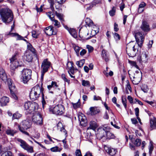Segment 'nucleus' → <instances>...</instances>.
I'll return each instance as SVG.
<instances>
[{"mask_svg":"<svg viewBox=\"0 0 156 156\" xmlns=\"http://www.w3.org/2000/svg\"><path fill=\"white\" fill-rule=\"evenodd\" d=\"M0 15L2 21L5 24H8L13 20V13L10 9L6 6H0Z\"/></svg>","mask_w":156,"mask_h":156,"instance_id":"nucleus-1","label":"nucleus"},{"mask_svg":"<svg viewBox=\"0 0 156 156\" xmlns=\"http://www.w3.org/2000/svg\"><path fill=\"white\" fill-rule=\"evenodd\" d=\"M43 90V88L42 87H41L39 85L34 86L32 88L30 92V98L33 100L37 99L40 97L41 93L42 94Z\"/></svg>","mask_w":156,"mask_h":156,"instance_id":"nucleus-2","label":"nucleus"},{"mask_svg":"<svg viewBox=\"0 0 156 156\" xmlns=\"http://www.w3.org/2000/svg\"><path fill=\"white\" fill-rule=\"evenodd\" d=\"M137 48V45L134 41H132L128 43L126 46V52L128 55L133 57L135 56Z\"/></svg>","mask_w":156,"mask_h":156,"instance_id":"nucleus-3","label":"nucleus"},{"mask_svg":"<svg viewBox=\"0 0 156 156\" xmlns=\"http://www.w3.org/2000/svg\"><path fill=\"white\" fill-rule=\"evenodd\" d=\"M38 106V104L34 102L28 101L25 102L24 104L25 110L30 114H34V112H36Z\"/></svg>","mask_w":156,"mask_h":156,"instance_id":"nucleus-4","label":"nucleus"},{"mask_svg":"<svg viewBox=\"0 0 156 156\" xmlns=\"http://www.w3.org/2000/svg\"><path fill=\"white\" fill-rule=\"evenodd\" d=\"M17 53H16L12 58L10 59L11 64L10 65V68L12 70H15L16 68L19 66H22L23 64L21 62L18 61L17 60Z\"/></svg>","mask_w":156,"mask_h":156,"instance_id":"nucleus-5","label":"nucleus"},{"mask_svg":"<svg viewBox=\"0 0 156 156\" xmlns=\"http://www.w3.org/2000/svg\"><path fill=\"white\" fill-rule=\"evenodd\" d=\"M51 64L48 59L43 60L41 65V79L43 80L44 73L48 70L51 66Z\"/></svg>","mask_w":156,"mask_h":156,"instance_id":"nucleus-6","label":"nucleus"},{"mask_svg":"<svg viewBox=\"0 0 156 156\" xmlns=\"http://www.w3.org/2000/svg\"><path fill=\"white\" fill-rule=\"evenodd\" d=\"M32 71L29 69H24L21 72V78L23 83H27L31 79Z\"/></svg>","mask_w":156,"mask_h":156,"instance_id":"nucleus-7","label":"nucleus"},{"mask_svg":"<svg viewBox=\"0 0 156 156\" xmlns=\"http://www.w3.org/2000/svg\"><path fill=\"white\" fill-rule=\"evenodd\" d=\"M63 106L59 105L54 107H51L49 108L50 112L55 114L61 115L63 113L64 110Z\"/></svg>","mask_w":156,"mask_h":156,"instance_id":"nucleus-8","label":"nucleus"},{"mask_svg":"<svg viewBox=\"0 0 156 156\" xmlns=\"http://www.w3.org/2000/svg\"><path fill=\"white\" fill-rule=\"evenodd\" d=\"M30 126L29 122L27 121L24 120L20 123V125H19L18 128L21 132L27 135H29V133L25 130L29 128Z\"/></svg>","mask_w":156,"mask_h":156,"instance_id":"nucleus-9","label":"nucleus"},{"mask_svg":"<svg viewBox=\"0 0 156 156\" xmlns=\"http://www.w3.org/2000/svg\"><path fill=\"white\" fill-rule=\"evenodd\" d=\"M143 33L140 32H135L134 36L136 38V42L140 47H141L144 42V37Z\"/></svg>","mask_w":156,"mask_h":156,"instance_id":"nucleus-10","label":"nucleus"},{"mask_svg":"<svg viewBox=\"0 0 156 156\" xmlns=\"http://www.w3.org/2000/svg\"><path fill=\"white\" fill-rule=\"evenodd\" d=\"M32 122L35 124L41 125L43 123V119L41 115L39 112L36 113L32 117Z\"/></svg>","mask_w":156,"mask_h":156,"instance_id":"nucleus-11","label":"nucleus"},{"mask_svg":"<svg viewBox=\"0 0 156 156\" xmlns=\"http://www.w3.org/2000/svg\"><path fill=\"white\" fill-rule=\"evenodd\" d=\"M128 73L133 83L135 85L138 84L140 82L141 78L140 73H139L137 75L135 74H130L129 73Z\"/></svg>","mask_w":156,"mask_h":156,"instance_id":"nucleus-12","label":"nucleus"},{"mask_svg":"<svg viewBox=\"0 0 156 156\" xmlns=\"http://www.w3.org/2000/svg\"><path fill=\"white\" fill-rule=\"evenodd\" d=\"M18 141L20 142V146L23 149L28 152L31 153L33 152L32 147L29 146L24 141L21 139H18Z\"/></svg>","mask_w":156,"mask_h":156,"instance_id":"nucleus-13","label":"nucleus"},{"mask_svg":"<svg viewBox=\"0 0 156 156\" xmlns=\"http://www.w3.org/2000/svg\"><path fill=\"white\" fill-rule=\"evenodd\" d=\"M106 131L104 128H98L97 131L96 135L97 138L100 140L102 138H105Z\"/></svg>","mask_w":156,"mask_h":156,"instance_id":"nucleus-14","label":"nucleus"},{"mask_svg":"<svg viewBox=\"0 0 156 156\" xmlns=\"http://www.w3.org/2000/svg\"><path fill=\"white\" fill-rule=\"evenodd\" d=\"M78 118L80 125L83 126H86L87 121L86 117L82 113H79L78 114Z\"/></svg>","mask_w":156,"mask_h":156,"instance_id":"nucleus-15","label":"nucleus"},{"mask_svg":"<svg viewBox=\"0 0 156 156\" xmlns=\"http://www.w3.org/2000/svg\"><path fill=\"white\" fill-rule=\"evenodd\" d=\"M15 27L14 22L13 23V24L12 25L11 27V31L8 33H6V34L7 35H9L11 37H13L17 36V37L18 39L19 40H23V38L18 34H17L12 33V32L13 31V30L14 29Z\"/></svg>","mask_w":156,"mask_h":156,"instance_id":"nucleus-16","label":"nucleus"},{"mask_svg":"<svg viewBox=\"0 0 156 156\" xmlns=\"http://www.w3.org/2000/svg\"><path fill=\"white\" fill-rule=\"evenodd\" d=\"M137 59L140 63L146 62L147 60V57L146 52H143L140 56L138 57Z\"/></svg>","mask_w":156,"mask_h":156,"instance_id":"nucleus-17","label":"nucleus"},{"mask_svg":"<svg viewBox=\"0 0 156 156\" xmlns=\"http://www.w3.org/2000/svg\"><path fill=\"white\" fill-rule=\"evenodd\" d=\"M150 129L152 130L156 129V118L154 117H151L150 119Z\"/></svg>","mask_w":156,"mask_h":156,"instance_id":"nucleus-18","label":"nucleus"},{"mask_svg":"<svg viewBox=\"0 0 156 156\" xmlns=\"http://www.w3.org/2000/svg\"><path fill=\"white\" fill-rule=\"evenodd\" d=\"M0 79L4 82L7 80V76L4 70L2 68H0Z\"/></svg>","mask_w":156,"mask_h":156,"instance_id":"nucleus-19","label":"nucleus"},{"mask_svg":"<svg viewBox=\"0 0 156 156\" xmlns=\"http://www.w3.org/2000/svg\"><path fill=\"white\" fill-rule=\"evenodd\" d=\"M141 28L142 30L145 32H147L150 31V28L148 24L146 21H143Z\"/></svg>","mask_w":156,"mask_h":156,"instance_id":"nucleus-20","label":"nucleus"},{"mask_svg":"<svg viewBox=\"0 0 156 156\" xmlns=\"http://www.w3.org/2000/svg\"><path fill=\"white\" fill-rule=\"evenodd\" d=\"M105 149L110 155L112 156L115 154L116 152V151L115 149L110 147H105Z\"/></svg>","mask_w":156,"mask_h":156,"instance_id":"nucleus-21","label":"nucleus"},{"mask_svg":"<svg viewBox=\"0 0 156 156\" xmlns=\"http://www.w3.org/2000/svg\"><path fill=\"white\" fill-rule=\"evenodd\" d=\"M44 32L46 34L50 36L53 34V27L50 26L47 27L44 30Z\"/></svg>","mask_w":156,"mask_h":156,"instance_id":"nucleus-22","label":"nucleus"},{"mask_svg":"<svg viewBox=\"0 0 156 156\" xmlns=\"http://www.w3.org/2000/svg\"><path fill=\"white\" fill-rule=\"evenodd\" d=\"M101 56L103 59L106 62L109 61V55L107 54V51L105 49L102 50V51Z\"/></svg>","mask_w":156,"mask_h":156,"instance_id":"nucleus-23","label":"nucleus"},{"mask_svg":"<svg viewBox=\"0 0 156 156\" xmlns=\"http://www.w3.org/2000/svg\"><path fill=\"white\" fill-rule=\"evenodd\" d=\"M9 98L6 97H3L1 98L0 100V103L2 106H4L6 105L7 103L9 102Z\"/></svg>","mask_w":156,"mask_h":156,"instance_id":"nucleus-24","label":"nucleus"},{"mask_svg":"<svg viewBox=\"0 0 156 156\" xmlns=\"http://www.w3.org/2000/svg\"><path fill=\"white\" fill-rule=\"evenodd\" d=\"M7 81L8 85L10 90H15V87L14 84L12 83L11 80L10 79L7 78V80L6 81Z\"/></svg>","mask_w":156,"mask_h":156,"instance_id":"nucleus-25","label":"nucleus"},{"mask_svg":"<svg viewBox=\"0 0 156 156\" xmlns=\"http://www.w3.org/2000/svg\"><path fill=\"white\" fill-rule=\"evenodd\" d=\"M90 110L92 115H95L100 112L99 109L96 107H91Z\"/></svg>","mask_w":156,"mask_h":156,"instance_id":"nucleus-26","label":"nucleus"},{"mask_svg":"<svg viewBox=\"0 0 156 156\" xmlns=\"http://www.w3.org/2000/svg\"><path fill=\"white\" fill-rule=\"evenodd\" d=\"M57 127L58 129H60V130L61 132H63L64 133H65V134L66 135V136H67V132L66 131L65 129L63 127V125L61 122H59L57 125Z\"/></svg>","mask_w":156,"mask_h":156,"instance_id":"nucleus-27","label":"nucleus"},{"mask_svg":"<svg viewBox=\"0 0 156 156\" xmlns=\"http://www.w3.org/2000/svg\"><path fill=\"white\" fill-rule=\"evenodd\" d=\"M146 5V4L144 2H141L139 5L138 12L139 13L142 12L144 10V8Z\"/></svg>","mask_w":156,"mask_h":156,"instance_id":"nucleus-28","label":"nucleus"},{"mask_svg":"<svg viewBox=\"0 0 156 156\" xmlns=\"http://www.w3.org/2000/svg\"><path fill=\"white\" fill-rule=\"evenodd\" d=\"M24 58L26 61L29 62H30L33 59L32 55L29 53L27 52L25 55Z\"/></svg>","mask_w":156,"mask_h":156,"instance_id":"nucleus-29","label":"nucleus"},{"mask_svg":"<svg viewBox=\"0 0 156 156\" xmlns=\"http://www.w3.org/2000/svg\"><path fill=\"white\" fill-rule=\"evenodd\" d=\"M69 32L73 37L76 38L77 37V33L74 29L70 28Z\"/></svg>","mask_w":156,"mask_h":156,"instance_id":"nucleus-30","label":"nucleus"},{"mask_svg":"<svg viewBox=\"0 0 156 156\" xmlns=\"http://www.w3.org/2000/svg\"><path fill=\"white\" fill-rule=\"evenodd\" d=\"M106 135L107 138L108 139L114 138L115 136L114 135L109 131L106 132Z\"/></svg>","mask_w":156,"mask_h":156,"instance_id":"nucleus-31","label":"nucleus"},{"mask_svg":"<svg viewBox=\"0 0 156 156\" xmlns=\"http://www.w3.org/2000/svg\"><path fill=\"white\" fill-rule=\"evenodd\" d=\"M97 127V125L94 121H91L90 122L89 127L90 129L94 130Z\"/></svg>","mask_w":156,"mask_h":156,"instance_id":"nucleus-32","label":"nucleus"},{"mask_svg":"<svg viewBox=\"0 0 156 156\" xmlns=\"http://www.w3.org/2000/svg\"><path fill=\"white\" fill-rule=\"evenodd\" d=\"M16 91V88L15 90H10L11 96V97L15 100H17L18 98L17 97L15 93L14 92Z\"/></svg>","mask_w":156,"mask_h":156,"instance_id":"nucleus-33","label":"nucleus"},{"mask_svg":"<svg viewBox=\"0 0 156 156\" xmlns=\"http://www.w3.org/2000/svg\"><path fill=\"white\" fill-rule=\"evenodd\" d=\"M85 62V60L83 59L76 62V65L79 67L83 66Z\"/></svg>","mask_w":156,"mask_h":156,"instance_id":"nucleus-34","label":"nucleus"},{"mask_svg":"<svg viewBox=\"0 0 156 156\" xmlns=\"http://www.w3.org/2000/svg\"><path fill=\"white\" fill-rule=\"evenodd\" d=\"M74 49L76 52V55L77 56H79V51L81 48L77 46H73Z\"/></svg>","mask_w":156,"mask_h":156,"instance_id":"nucleus-35","label":"nucleus"},{"mask_svg":"<svg viewBox=\"0 0 156 156\" xmlns=\"http://www.w3.org/2000/svg\"><path fill=\"white\" fill-rule=\"evenodd\" d=\"M1 156H12V154L11 152L7 151L2 153Z\"/></svg>","mask_w":156,"mask_h":156,"instance_id":"nucleus-36","label":"nucleus"},{"mask_svg":"<svg viewBox=\"0 0 156 156\" xmlns=\"http://www.w3.org/2000/svg\"><path fill=\"white\" fill-rule=\"evenodd\" d=\"M21 116V115L19 113L16 112L13 114L12 117V119L14 120L15 119H18Z\"/></svg>","mask_w":156,"mask_h":156,"instance_id":"nucleus-37","label":"nucleus"},{"mask_svg":"<svg viewBox=\"0 0 156 156\" xmlns=\"http://www.w3.org/2000/svg\"><path fill=\"white\" fill-rule=\"evenodd\" d=\"M56 15L58 17V18L59 19V20L61 21V22L62 23L64 21V20L63 19V15L59 13H58L57 12H56Z\"/></svg>","mask_w":156,"mask_h":156,"instance_id":"nucleus-38","label":"nucleus"},{"mask_svg":"<svg viewBox=\"0 0 156 156\" xmlns=\"http://www.w3.org/2000/svg\"><path fill=\"white\" fill-rule=\"evenodd\" d=\"M27 48L30 50L33 53H35V49L32 46L30 43H29L27 46Z\"/></svg>","mask_w":156,"mask_h":156,"instance_id":"nucleus-39","label":"nucleus"},{"mask_svg":"<svg viewBox=\"0 0 156 156\" xmlns=\"http://www.w3.org/2000/svg\"><path fill=\"white\" fill-rule=\"evenodd\" d=\"M74 64L72 62H68L67 63V68L69 70L71 69H73Z\"/></svg>","mask_w":156,"mask_h":156,"instance_id":"nucleus-40","label":"nucleus"},{"mask_svg":"<svg viewBox=\"0 0 156 156\" xmlns=\"http://www.w3.org/2000/svg\"><path fill=\"white\" fill-rule=\"evenodd\" d=\"M122 104H123L125 108H126L127 107V100L126 98V97L125 96H122Z\"/></svg>","mask_w":156,"mask_h":156,"instance_id":"nucleus-41","label":"nucleus"},{"mask_svg":"<svg viewBox=\"0 0 156 156\" xmlns=\"http://www.w3.org/2000/svg\"><path fill=\"white\" fill-rule=\"evenodd\" d=\"M47 15L51 20H53L55 15L53 12H48L47 13Z\"/></svg>","mask_w":156,"mask_h":156,"instance_id":"nucleus-42","label":"nucleus"},{"mask_svg":"<svg viewBox=\"0 0 156 156\" xmlns=\"http://www.w3.org/2000/svg\"><path fill=\"white\" fill-rule=\"evenodd\" d=\"M51 20L53 22L54 26H57V27H60V23L57 20H55L54 18L53 20Z\"/></svg>","mask_w":156,"mask_h":156,"instance_id":"nucleus-43","label":"nucleus"},{"mask_svg":"<svg viewBox=\"0 0 156 156\" xmlns=\"http://www.w3.org/2000/svg\"><path fill=\"white\" fill-rule=\"evenodd\" d=\"M82 85L84 86H90V82L88 80H83L82 81Z\"/></svg>","mask_w":156,"mask_h":156,"instance_id":"nucleus-44","label":"nucleus"},{"mask_svg":"<svg viewBox=\"0 0 156 156\" xmlns=\"http://www.w3.org/2000/svg\"><path fill=\"white\" fill-rule=\"evenodd\" d=\"M141 140L139 139H136L134 143V145L137 146H140L141 144Z\"/></svg>","mask_w":156,"mask_h":156,"instance_id":"nucleus-45","label":"nucleus"},{"mask_svg":"<svg viewBox=\"0 0 156 156\" xmlns=\"http://www.w3.org/2000/svg\"><path fill=\"white\" fill-rule=\"evenodd\" d=\"M86 24L88 26L91 25L93 23V22L89 18H87L85 20Z\"/></svg>","mask_w":156,"mask_h":156,"instance_id":"nucleus-46","label":"nucleus"},{"mask_svg":"<svg viewBox=\"0 0 156 156\" xmlns=\"http://www.w3.org/2000/svg\"><path fill=\"white\" fill-rule=\"evenodd\" d=\"M141 89L145 93L147 92L148 90L147 86L145 84L141 87Z\"/></svg>","mask_w":156,"mask_h":156,"instance_id":"nucleus-47","label":"nucleus"},{"mask_svg":"<svg viewBox=\"0 0 156 156\" xmlns=\"http://www.w3.org/2000/svg\"><path fill=\"white\" fill-rule=\"evenodd\" d=\"M61 76L62 78L65 82H67L68 84H69L70 80L66 78V76L64 74H62Z\"/></svg>","mask_w":156,"mask_h":156,"instance_id":"nucleus-48","label":"nucleus"},{"mask_svg":"<svg viewBox=\"0 0 156 156\" xmlns=\"http://www.w3.org/2000/svg\"><path fill=\"white\" fill-rule=\"evenodd\" d=\"M42 107L44 109L45 107V105L46 104L45 100H44V95L43 93L42 92Z\"/></svg>","mask_w":156,"mask_h":156,"instance_id":"nucleus-49","label":"nucleus"},{"mask_svg":"<svg viewBox=\"0 0 156 156\" xmlns=\"http://www.w3.org/2000/svg\"><path fill=\"white\" fill-rule=\"evenodd\" d=\"M129 63L131 64V65L136 68L137 69H138L139 67L137 66L136 64V62L133 61L129 60Z\"/></svg>","mask_w":156,"mask_h":156,"instance_id":"nucleus-50","label":"nucleus"},{"mask_svg":"<svg viewBox=\"0 0 156 156\" xmlns=\"http://www.w3.org/2000/svg\"><path fill=\"white\" fill-rule=\"evenodd\" d=\"M115 8L114 7H113L112 10L110 11L109 12V13L110 15L111 16H113L115 15Z\"/></svg>","mask_w":156,"mask_h":156,"instance_id":"nucleus-51","label":"nucleus"},{"mask_svg":"<svg viewBox=\"0 0 156 156\" xmlns=\"http://www.w3.org/2000/svg\"><path fill=\"white\" fill-rule=\"evenodd\" d=\"M86 47L87 48L88 50V52L89 53L92 52L94 50V48H93V47L90 45H87L86 46Z\"/></svg>","mask_w":156,"mask_h":156,"instance_id":"nucleus-52","label":"nucleus"},{"mask_svg":"<svg viewBox=\"0 0 156 156\" xmlns=\"http://www.w3.org/2000/svg\"><path fill=\"white\" fill-rule=\"evenodd\" d=\"M149 154L150 155H151L152 154V151L153 150V145L152 144H151L149 146Z\"/></svg>","mask_w":156,"mask_h":156,"instance_id":"nucleus-53","label":"nucleus"},{"mask_svg":"<svg viewBox=\"0 0 156 156\" xmlns=\"http://www.w3.org/2000/svg\"><path fill=\"white\" fill-rule=\"evenodd\" d=\"M58 147L57 146H56L54 147L51 148L50 150L52 152H57V151H60V150H59L58 149Z\"/></svg>","mask_w":156,"mask_h":156,"instance_id":"nucleus-54","label":"nucleus"},{"mask_svg":"<svg viewBox=\"0 0 156 156\" xmlns=\"http://www.w3.org/2000/svg\"><path fill=\"white\" fill-rule=\"evenodd\" d=\"M114 37L116 41L119 40L120 38L119 34L116 33L114 34Z\"/></svg>","mask_w":156,"mask_h":156,"instance_id":"nucleus-55","label":"nucleus"},{"mask_svg":"<svg viewBox=\"0 0 156 156\" xmlns=\"http://www.w3.org/2000/svg\"><path fill=\"white\" fill-rule=\"evenodd\" d=\"M77 71V69H75L74 67L73 68V69H69L68 70V71H69V72L70 74H74V73Z\"/></svg>","mask_w":156,"mask_h":156,"instance_id":"nucleus-56","label":"nucleus"},{"mask_svg":"<svg viewBox=\"0 0 156 156\" xmlns=\"http://www.w3.org/2000/svg\"><path fill=\"white\" fill-rule=\"evenodd\" d=\"M77 71V69H75L74 67L73 68V69H69L68 70V71H69V72L70 74H74V73Z\"/></svg>","mask_w":156,"mask_h":156,"instance_id":"nucleus-57","label":"nucleus"},{"mask_svg":"<svg viewBox=\"0 0 156 156\" xmlns=\"http://www.w3.org/2000/svg\"><path fill=\"white\" fill-rule=\"evenodd\" d=\"M32 36L33 37L35 38H37V37L38 35L37 34L36 31L33 30L32 32Z\"/></svg>","mask_w":156,"mask_h":156,"instance_id":"nucleus-58","label":"nucleus"},{"mask_svg":"<svg viewBox=\"0 0 156 156\" xmlns=\"http://www.w3.org/2000/svg\"><path fill=\"white\" fill-rule=\"evenodd\" d=\"M7 134L8 135H11L12 136H13L14 133L13 132V131L11 130H7L6 131Z\"/></svg>","mask_w":156,"mask_h":156,"instance_id":"nucleus-59","label":"nucleus"},{"mask_svg":"<svg viewBox=\"0 0 156 156\" xmlns=\"http://www.w3.org/2000/svg\"><path fill=\"white\" fill-rule=\"evenodd\" d=\"M80 105V103L79 102H77L76 103L73 104V106L74 109H76L79 107Z\"/></svg>","mask_w":156,"mask_h":156,"instance_id":"nucleus-60","label":"nucleus"},{"mask_svg":"<svg viewBox=\"0 0 156 156\" xmlns=\"http://www.w3.org/2000/svg\"><path fill=\"white\" fill-rule=\"evenodd\" d=\"M87 52V51L84 49H83L80 52V54L81 56H83Z\"/></svg>","mask_w":156,"mask_h":156,"instance_id":"nucleus-61","label":"nucleus"},{"mask_svg":"<svg viewBox=\"0 0 156 156\" xmlns=\"http://www.w3.org/2000/svg\"><path fill=\"white\" fill-rule=\"evenodd\" d=\"M42 8V5H41L40 7L39 8L37 6H36L35 7L36 9L37 12H42L43 11Z\"/></svg>","mask_w":156,"mask_h":156,"instance_id":"nucleus-62","label":"nucleus"},{"mask_svg":"<svg viewBox=\"0 0 156 156\" xmlns=\"http://www.w3.org/2000/svg\"><path fill=\"white\" fill-rule=\"evenodd\" d=\"M76 156H82V154L80 150H77L75 152Z\"/></svg>","mask_w":156,"mask_h":156,"instance_id":"nucleus-63","label":"nucleus"},{"mask_svg":"<svg viewBox=\"0 0 156 156\" xmlns=\"http://www.w3.org/2000/svg\"><path fill=\"white\" fill-rule=\"evenodd\" d=\"M135 115L137 117L139 116V109L138 108H136L135 109Z\"/></svg>","mask_w":156,"mask_h":156,"instance_id":"nucleus-64","label":"nucleus"}]
</instances>
